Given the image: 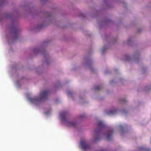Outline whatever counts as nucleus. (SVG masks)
Masks as SVG:
<instances>
[{
	"label": "nucleus",
	"instance_id": "nucleus-12",
	"mask_svg": "<svg viewBox=\"0 0 151 151\" xmlns=\"http://www.w3.org/2000/svg\"><path fill=\"white\" fill-rule=\"evenodd\" d=\"M60 116H61L62 115V113H60Z\"/></svg>",
	"mask_w": 151,
	"mask_h": 151
},
{
	"label": "nucleus",
	"instance_id": "nucleus-3",
	"mask_svg": "<svg viewBox=\"0 0 151 151\" xmlns=\"http://www.w3.org/2000/svg\"><path fill=\"white\" fill-rule=\"evenodd\" d=\"M98 125L99 128L98 131L96 130H95L94 132L95 133H98L99 132L100 129L102 128L105 127V125L103 122L102 121H99L98 122Z\"/></svg>",
	"mask_w": 151,
	"mask_h": 151
},
{
	"label": "nucleus",
	"instance_id": "nucleus-10",
	"mask_svg": "<svg viewBox=\"0 0 151 151\" xmlns=\"http://www.w3.org/2000/svg\"><path fill=\"white\" fill-rule=\"evenodd\" d=\"M99 138V137H98V138H96L95 139V141H97L98 140V139Z\"/></svg>",
	"mask_w": 151,
	"mask_h": 151
},
{
	"label": "nucleus",
	"instance_id": "nucleus-5",
	"mask_svg": "<svg viewBox=\"0 0 151 151\" xmlns=\"http://www.w3.org/2000/svg\"><path fill=\"white\" fill-rule=\"evenodd\" d=\"M117 110L116 109L111 110L108 111L107 113L109 115H111L115 114Z\"/></svg>",
	"mask_w": 151,
	"mask_h": 151
},
{
	"label": "nucleus",
	"instance_id": "nucleus-13",
	"mask_svg": "<svg viewBox=\"0 0 151 151\" xmlns=\"http://www.w3.org/2000/svg\"><path fill=\"white\" fill-rule=\"evenodd\" d=\"M148 150H146V151H150V150L149 149H148Z\"/></svg>",
	"mask_w": 151,
	"mask_h": 151
},
{
	"label": "nucleus",
	"instance_id": "nucleus-14",
	"mask_svg": "<svg viewBox=\"0 0 151 151\" xmlns=\"http://www.w3.org/2000/svg\"><path fill=\"white\" fill-rule=\"evenodd\" d=\"M63 114L64 115H65V113L64 112H63Z\"/></svg>",
	"mask_w": 151,
	"mask_h": 151
},
{
	"label": "nucleus",
	"instance_id": "nucleus-9",
	"mask_svg": "<svg viewBox=\"0 0 151 151\" xmlns=\"http://www.w3.org/2000/svg\"><path fill=\"white\" fill-rule=\"evenodd\" d=\"M62 120H65V117H62Z\"/></svg>",
	"mask_w": 151,
	"mask_h": 151
},
{
	"label": "nucleus",
	"instance_id": "nucleus-2",
	"mask_svg": "<svg viewBox=\"0 0 151 151\" xmlns=\"http://www.w3.org/2000/svg\"><path fill=\"white\" fill-rule=\"evenodd\" d=\"M81 145L84 151H87L90 150V145L87 144L86 141L84 140H82L81 142Z\"/></svg>",
	"mask_w": 151,
	"mask_h": 151
},
{
	"label": "nucleus",
	"instance_id": "nucleus-6",
	"mask_svg": "<svg viewBox=\"0 0 151 151\" xmlns=\"http://www.w3.org/2000/svg\"><path fill=\"white\" fill-rule=\"evenodd\" d=\"M76 122H68V125L69 126H72L75 127L76 125Z\"/></svg>",
	"mask_w": 151,
	"mask_h": 151
},
{
	"label": "nucleus",
	"instance_id": "nucleus-8",
	"mask_svg": "<svg viewBox=\"0 0 151 151\" xmlns=\"http://www.w3.org/2000/svg\"><path fill=\"white\" fill-rule=\"evenodd\" d=\"M139 149L140 150H143L145 149V148H144L142 147H140L139 148Z\"/></svg>",
	"mask_w": 151,
	"mask_h": 151
},
{
	"label": "nucleus",
	"instance_id": "nucleus-15",
	"mask_svg": "<svg viewBox=\"0 0 151 151\" xmlns=\"http://www.w3.org/2000/svg\"><path fill=\"white\" fill-rule=\"evenodd\" d=\"M129 58H127V60H129Z\"/></svg>",
	"mask_w": 151,
	"mask_h": 151
},
{
	"label": "nucleus",
	"instance_id": "nucleus-11",
	"mask_svg": "<svg viewBox=\"0 0 151 151\" xmlns=\"http://www.w3.org/2000/svg\"><path fill=\"white\" fill-rule=\"evenodd\" d=\"M126 101V100H125V99H124L123 100H121V101Z\"/></svg>",
	"mask_w": 151,
	"mask_h": 151
},
{
	"label": "nucleus",
	"instance_id": "nucleus-4",
	"mask_svg": "<svg viewBox=\"0 0 151 151\" xmlns=\"http://www.w3.org/2000/svg\"><path fill=\"white\" fill-rule=\"evenodd\" d=\"M113 134V131L111 130H109L106 134V136L108 140H110Z\"/></svg>",
	"mask_w": 151,
	"mask_h": 151
},
{
	"label": "nucleus",
	"instance_id": "nucleus-7",
	"mask_svg": "<svg viewBox=\"0 0 151 151\" xmlns=\"http://www.w3.org/2000/svg\"><path fill=\"white\" fill-rule=\"evenodd\" d=\"M101 87L100 86H97L95 87L94 88L95 90H100L101 89Z\"/></svg>",
	"mask_w": 151,
	"mask_h": 151
},
{
	"label": "nucleus",
	"instance_id": "nucleus-1",
	"mask_svg": "<svg viewBox=\"0 0 151 151\" xmlns=\"http://www.w3.org/2000/svg\"><path fill=\"white\" fill-rule=\"evenodd\" d=\"M49 93L48 91H44L40 92L39 97H35L34 98H30V101L32 103L36 101L40 102L46 99Z\"/></svg>",
	"mask_w": 151,
	"mask_h": 151
}]
</instances>
